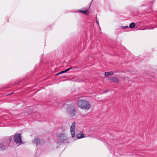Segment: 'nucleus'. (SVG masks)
I'll return each mask as SVG.
<instances>
[{
    "instance_id": "obj_1",
    "label": "nucleus",
    "mask_w": 157,
    "mask_h": 157,
    "mask_svg": "<svg viewBox=\"0 0 157 157\" xmlns=\"http://www.w3.org/2000/svg\"><path fill=\"white\" fill-rule=\"evenodd\" d=\"M33 75L34 74L32 72L28 74L25 77L22 79L11 82L10 86L8 85L6 86L2 87L0 89V92L4 91L6 89L9 87L10 86L15 85H23V86L26 85L28 84L29 80Z\"/></svg>"
},
{
    "instance_id": "obj_2",
    "label": "nucleus",
    "mask_w": 157,
    "mask_h": 157,
    "mask_svg": "<svg viewBox=\"0 0 157 157\" xmlns=\"http://www.w3.org/2000/svg\"><path fill=\"white\" fill-rule=\"evenodd\" d=\"M77 104L78 107L82 109H89L91 108L89 102L82 98L78 100Z\"/></svg>"
},
{
    "instance_id": "obj_3",
    "label": "nucleus",
    "mask_w": 157,
    "mask_h": 157,
    "mask_svg": "<svg viewBox=\"0 0 157 157\" xmlns=\"http://www.w3.org/2000/svg\"><path fill=\"white\" fill-rule=\"evenodd\" d=\"M67 113L68 114L73 118H75L77 117V113L76 109L73 105H69L67 109Z\"/></svg>"
},
{
    "instance_id": "obj_4",
    "label": "nucleus",
    "mask_w": 157,
    "mask_h": 157,
    "mask_svg": "<svg viewBox=\"0 0 157 157\" xmlns=\"http://www.w3.org/2000/svg\"><path fill=\"white\" fill-rule=\"evenodd\" d=\"M57 141L59 143H63L66 142L68 139L67 135L65 133H60L57 135Z\"/></svg>"
},
{
    "instance_id": "obj_5",
    "label": "nucleus",
    "mask_w": 157,
    "mask_h": 157,
    "mask_svg": "<svg viewBox=\"0 0 157 157\" xmlns=\"http://www.w3.org/2000/svg\"><path fill=\"white\" fill-rule=\"evenodd\" d=\"M14 141L17 144H22L21 134L20 133H16L13 137Z\"/></svg>"
},
{
    "instance_id": "obj_6",
    "label": "nucleus",
    "mask_w": 157,
    "mask_h": 157,
    "mask_svg": "<svg viewBox=\"0 0 157 157\" xmlns=\"http://www.w3.org/2000/svg\"><path fill=\"white\" fill-rule=\"evenodd\" d=\"M155 16L153 19V23L151 24L152 26L150 27V29H152L157 28V13L155 14Z\"/></svg>"
},
{
    "instance_id": "obj_7",
    "label": "nucleus",
    "mask_w": 157,
    "mask_h": 157,
    "mask_svg": "<svg viewBox=\"0 0 157 157\" xmlns=\"http://www.w3.org/2000/svg\"><path fill=\"white\" fill-rule=\"evenodd\" d=\"M75 122H74L72 124L70 127V132L72 137L75 136Z\"/></svg>"
},
{
    "instance_id": "obj_8",
    "label": "nucleus",
    "mask_w": 157,
    "mask_h": 157,
    "mask_svg": "<svg viewBox=\"0 0 157 157\" xmlns=\"http://www.w3.org/2000/svg\"><path fill=\"white\" fill-rule=\"evenodd\" d=\"M33 143L36 144V145H37L44 144V140H40L38 138H35L34 139V141H33Z\"/></svg>"
},
{
    "instance_id": "obj_9",
    "label": "nucleus",
    "mask_w": 157,
    "mask_h": 157,
    "mask_svg": "<svg viewBox=\"0 0 157 157\" xmlns=\"http://www.w3.org/2000/svg\"><path fill=\"white\" fill-rule=\"evenodd\" d=\"M89 10H86V8H83L81 10H78L77 11H75V12H79L85 15H88L89 14Z\"/></svg>"
},
{
    "instance_id": "obj_10",
    "label": "nucleus",
    "mask_w": 157,
    "mask_h": 157,
    "mask_svg": "<svg viewBox=\"0 0 157 157\" xmlns=\"http://www.w3.org/2000/svg\"><path fill=\"white\" fill-rule=\"evenodd\" d=\"M108 80H112V82L115 83H118L119 82V80L118 78L116 77H111L109 78Z\"/></svg>"
},
{
    "instance_id": "obj_11",
    "label": "nucleus",
    "mask_w": 157,
    "mask_h": 157,
    "mask_svg": "<svg viewBox=\"0 0 157 157\" xmlns=\"http://www.w3.org/2000/svg\"><path fill=\"white\" fill-rule=\"evenodd\" d=\"M6 116H5L4 117H0V127H2L4 126V122H5L6 119L5 117Z\"/></svg>"
},
{
    "instance_id": "obj_12",
    "label": "nucleus",
    "mask_w": 157,
    "mask_h": 157,
    "mask_svg": "<svg viewBox=\"0 0 157 157\" xmlns=\"http://www.w3.org/2000/svg\"><path fill=\"white\" fill-rule=\"evenodd\" d=\"M7 146L2 143H0V151H4L6 149Z\"/></svg>"
},
{
    "instance_id": "obj_13",
    "label": "nucleus",
    "mask_w": 157,
    "mask_h": 157,
    "mask_svg": "<svg viewBox=\"0 0 157 157\" xmlns=\"http://www.w3.org/2000/svg\"><path fill=\"white\" fill-rule=\"evenodd\" d=\"M76 137L78 139H80L85 137V135L82 133H78L76 135Z\"/></svg>"
},
{
    "instance_id": "obj_14",
    "label": "nucleus",
    "mask_w": 157,
    "mask_h": 157,
    "mask_svg": "<svg viewBox=\"0 0 157 157\" xmlns=\"http://www.w3.org/2000/svg\"><path fill=\"white\" fill-rule=\"evenodd\" d=\"M41 65L40 63L37 64L36 65L35 67V72H36L37 71H39L40 69L41 68Z\"/></svg>"
},
{
    "instance_id": "obj_15",
    "label": "nucleus",
    "mask_w": 157,
    "mask_h": 157,
    "mask_svg": "<svg viewBox=\"0 0 157 157\" xmlns=\"http://www.w3.org/2000/svg\"><path fill=\"white\" fill-rule=\"evenodd\" d=\"M113 71H110L109 72H105V75L106 77H108L113 74Z\"/></svg>"
},
{
    "instance_id": "obj_16",
    "label": "nucleus",
    "mask_w": 157,
    "mask_h": 157,
    "mask_svg": "<svg viewBox=\"0 0 157 157\" xmlns=\"http://www.w3.org/2000/svg\"><path fill=\"white\" fill-rule=\"evenodd\" d=\"M12 136H10V137H8L6 139V140L7 141V143L8 144H10L11 143L12 140Z\"/></svg>"
},
{
    "instance_id": "obj_17",
    "label": "nucleus",
    "mask_w": 157,
    "mask_h": 157,
    "mask_svg": "<svg viewBox=\"0 0 157 157\" xmlns=\"http://www.w3.org/2000/svg\"><path fill=\"white\" fill-rule=\"evenodd\" d=\"M123 147V145L122 144H119L116 145L115 147V150L114 151H118V150H117V149L118 147H120V148H122Z\"/></svg>"
},
{
    "instance_id": "obj_18",
    "label": "nucleus",
    "mask_w": 157,
    "mask_h": 157,
    "mask_svg": "<svg viewBox=\"0 0 157 157\" xmlns=\"http://www.w3.org/2000/svg\"><path fill=\"white\" fill-rule=\"evenodd\" d=\"M136 24L134 22H132L129 25V28L130 29H133L135 27Z\"/></svg>"
},
{
    "instance_id": "obj_19",
    "label": "nucleus",
    "mask_w": 157,
    "mask_h": 157,
    "mask_svg": "<svg viewBox=\"0 0 157 157\" xmlns=\"http://www.w3.org/2000/svg\"><path fill=\"white\" fill-rule=\"evenodd\" d=\"M70 68H71V70H72L73 71L78 70V67L77 66L71 67H70Z\"/></svg>"
},
{
    "instance_id": "obj_20",
    "label": "nucleus",
    "mask_w": 157,
    "mask_h": 157,
    "mask_svg": "<svg viewBox=\"0 0 157 157\" xmlns=\"http://www.w3.org/2000/svg\"><path fill=\"white\" fill-rule=\"evenodd\" d=\"M154 1H155V0H152L150 1V2L149 4V5L150 6V8H151L152 6V4L154 3Z\"/></svg>"
},
{
    "instance_id": "obj_21",
    "label": "nucleus",
    "mask_w": 157,
    "mask_h": 157,
    "mask_svg": "<svg viewBox=\"0 0 157 157\" xmlns=\"http://www.w3.org/2000/svg\"><path fill=\"white\" fill-rule=\"evenodd\" d=\"M122 27L123 29H128L129 28L128 26H122Z\"/></svg>"
},
{
    "instance_id": "obj_22",
    "label": "nucleus",
    "mask_w": 157,
    "mask_h": 157,
    "mask_svg": "<svg viewBox=\"0 0 157 157\" xmlns=\"http://www.w3.org/2000/svg\"><path fill=\"white\" fill-rule=\"evenodd\" d=\"M70 70H71V68L70 67L68 68L65 70H64V71L65 72V73H66L68 71H69Z\"/></svg>"
},
{
    "instance_id": "obj_23",
    "label": "nucleus",
    "mask_w": 157,
    "mask_h": 157,
    "mask_svg": "<svg viewBox=\"0 0 157 157\" xmlns=\"http://www.w3.org/2000/svg\"><path fill=\"white\" fill-rule=\"evenodd\" d=\"M113 73H120V72H123V71H114L113 72Z\"/></svg>"
},
{
    "instance_id": "obj_24",
    "label": "nucleus",
    "mask_w": 157,
    "mask_h": 157,
    "mask_svg": "<svg viewBox=\"0 0 157 157\" xmlns=\"http://www.w3.org/2000/svg\"><path fill=\"white\" fill-rule=\"evenodd\" d=\"M96 22L97 24L98 25V26L99 27L100 29L101 30V28H100V27L99 26V22H98V21H97V20H96Z\"/></svg>"
},
{
    "instance_id": "obj_25",
    "label": "nucleus",
    "mask_w": 157,
    "mask_h": 157,
    "mask_svg": "<svg viewBox=\"0 0 157 157\" xmlns=\"http://www.w3.org/2000/svg\"><path fill=\"white\" fill-rule=\"evenodd\" d=\"M64 73H65V72L64 71V70L62 71L59 72V73L60 74H63Z\"/></svg>"
},
{
    "instance_id": "obj_26",
    "label": "nucleus",
    "mask_w": 157,
    "mask_h": 157,
    "mask_svg": "<svg viewBox=\"0 0 157 157\" xmlns=\"http://www.w3.org/2000/svg\"><path fill=\"white\" fill-rule=\"evenodd\" d=\"M109 91V90H105L104 91V93H106L108 92Z\"/></svg>"
},
{
    "instance_id": "obj_27",
    "label": "nucleus",
    "mask_w": 157,
    "mask_h": 157,
    "mask_svg": "<svg viewBox=\"0 0 157 157\" xmlns=\"http://www.w3.org/2000/svg\"><path fill=\"white\" fill-rule=\"evenodd\" d=\"M140 157H146L144 155H139Z\"/></svg>"
},
{
    "instance_id": "obj_28",
    "label": "nucleus",
    "mask_w": 157,
    "mask_h": 157,
    "mask_svg": "<svg viewBox=\"0 0 157 157\" xmlns=\"http://www.w3.org/2000/svg\"><path fill=\"white\" fill-rule=\"evenodd\" d=\"M60 75V74L59 73V72L58 73H57L56 74V75Z\"/></svg>"
},
{
    "instance_id": "obj_29",
    "label": "nucleus",
    "mask_w": 157,
    "mask_h": 157,
    "mask_svg": "<svg viewBox=\"0 0 157 157\" xmlns=\"http://www.w3.org/2000/svg\"><path fill=\"white\" fill-rule=\"evenodd\" d=\"M23 105H24V103H22V104L21 105V107H22L23 106Z\"/></svg>"
},
{
    "instance_id": "obj_30",
    "label": "nucleus",
    "mask_w": 157,
    "mask_h": 157,
    "mask_svg": "<svg viewBox=\"0 0 157 157\" xmlns=\"http://www.w3.org/2000/svg\"><path fill=\"white\" fill-rule=\"evenodd\" d=\"M145 6L144 5H142L141 6V7H142V6Z\"/></svg>"
},
{
    "instance_id": "obj_31",
    "label": "nucleus",
    "mask_w": 157,
    "mask_h": 157,
    "mask_svg": "<svg viewBox=\"0 0 157 157\" xmlns=\"http://www.w3.org/2000/svg\"><path fill=\"white\" fill-rule=\"evenodd\" d=\"M13 94V93H11L10 94H7V95H10V94Z\"/></svg>"
},
{
    "instance_id": "obj_32",
    "label": "nucleus",
    "mask_w": 157,
    "mask_h": 157,
    "mask_svg": "<svg viewBox=\"0 0 157 157\" xmlns=\"http://www.w3.org/2000/svg\"><path fill=\"white\" fill-rule=\"evenodd\" d=\"M20 104H21V103H18V104H17V105H20Z\"/></svg>"
}]
</instances>
